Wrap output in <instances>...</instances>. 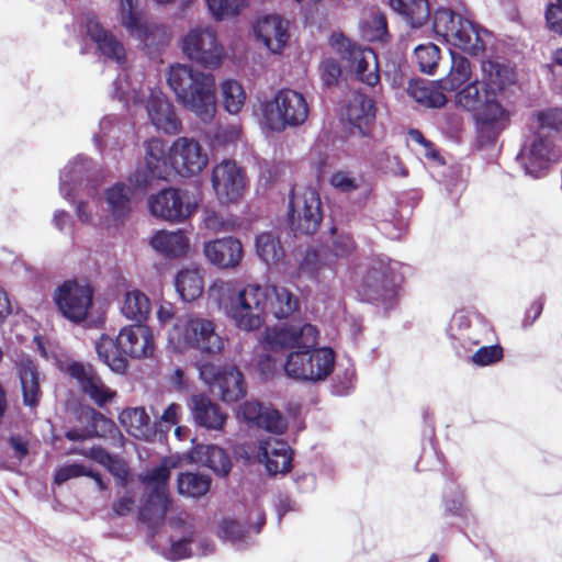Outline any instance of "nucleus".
Returning a JSON list of instances; mask_svg holds the SVG:
<instances>
[{
  "instance_id": "obj_26",
  "label": "nucleus",
  "mask_w": 562,
  "mask_h": 562,
  "mask_svg": "<svg viewBox=\"0 0 562 562\" xmlns=\"http://www.w3.org/2000/svg\"><path fill=\"white\" fill-rule=\"evenodd\" d=\"M15 369L21 382L24 405L36 407L42 396L36 363L29 357H21L15 361Z\"/></svg>"
},
{
  "instance_id": "obj_51",
  "label": "nucleus",
  "mask_w": 562,
  "mask_h": 562,
  "mask_svg": "<svg viewBox=\"0 0 562 562\" xmlns=\"http://www.w3.org/2000/svg\"><path fill=\"white\" fill-rule=\"evenodd\" d=\"M209 10L215 20L237 15L246 0H206Z\"/></svg>"
},
{
  "instance_id": "obj_35",
  "label": "nucleus",
  "mask_w": 562,
  "mask_h": 562,
  "mask_svg": "<svg viewBox=\"0 0 562 562\" xmlns=\"http://www.w3.org/2000/svg\"><path fill=\"white\" fill-rule=\"evenodd\" d=\"M151 311V303L148 296L139 290L128 291L125 294L121 312L136 324L144 323Z\"/></svg>"
},
{
  "instance_id": "obj_59",
  "label": "nucleus",
  "mask_w": 562,
  "mask_h": 562,
  "mask_svg": "<svg viewBox=\"0 0 562 562\" xmlns=\"http://www.w3.org/2000/svg\"><path fill=\"white\" fill-rule=\"evenodd\" d=\"M205 226L215 232H235L239 227L237 220H224L216 212H210L204 218Z\"/></svg>"
},
{
  "instance_id": "obj_4",
  "label": "nucleus",
  "mask_w": 562,
  "mask_h": 562,
  "mask_svg": "<svg viewBox=\"0 0 562 562\" xmlns=\"http://www.w3.org/2000/svg\"><path fill=\"white\" fill-rule=\"evenodd\" d=\"M169 341L179 350L194 348L209 355L221 353L225 345L215 323L196 315L178 319L169 331Z\"/></svg>"
},
{
  "instance_id": "obj_48",
  "label": "nucleus",
  "mask_w": 562,
  "mask_h": 562,
  "mask_svg": "<svg viewBox=\"0 0 562 562\" xmlns=\"http://www.w3.org/2000/svg\"><path fill=\"white\" fill-rule=\"evenodd\" d=\"M362 32L369 42L385 43L391 37L387 29V20L384 13H373L368 21H366Z\"/></svg>"
},
{
  "instance_id": "obj_3",
  "label": "nucleus",
  "mask_w": 562,
  "mask_h": 562,
  "mask_svg": "<svg viewBox=\"0 0 562 562\" xmlns=\"http://www.w3.org/2000/svg\"><path fill=\"white\" fill-rule=\"evenodd\" d=\"M456 102L473 113L480 136L488 142H495L508 122L509 114L498 102L495 89L482 80L468 83L456 94Z\"/></svg>"
},
{
  "instance_id": "obj_46",
  "label": "nucleus",
  "mask_w": 562,
  "mask_h": 562,
  "mask_svg": "<svg viewBox=\"0 0 562 562\" xmlns=\"http://www.w3.org/2000/svg\"><path fill=\"white\" fill-rule=\"evenodd\" d=\"M88 428L90 430L91 438H113L116 434H120V430L113 420L93 408H90L89 411Z\"/></svg>"
},
{
  "instance_id": "obj_54",
  "label": "nucleus",
  "mask_w": 562,
  "mask_h": 562,
  "mask_svg": "<svg viewBox=\"0 0 562 562\" xmlns=\"http://www.w3.org/2000/svg\"><path fill=\"white\" fill-rule=\"evenodd\" d=\"M504 357L501 345L484 346L472 355V362L479 367H486L499 362Z\"/></svg>"
},
{
  "instance_id": "obj_6",
  "label": "nucleus",
  "mask_w": 562,
  "mask_h": 562,
  "mask_svg": "<svg viewBox=\"0 0 562 562\" xmlns=\"http://www.w3.org/2000/svg\"><path fill=\"white\" fill-rule=\"evenodd\" d=\"M308 111L305 97L289 88L280 89L274 98L262 106L266 124L274 132L302 125L308 116Z\"/></svg>"
},
{
  "instance_id": "obj_61",
  "label": "nucleus",
  "mask_w": 562,
  "mask_h": 562,
  "mask_svg": "<svg viewBox=\"0 0 562 562\" xmlns=\"http://www.w3.org/2000/svg\"><path fill=\"white\" fill-rule=\"evenodd\" d=\"M546 21L551 31L562 35V0L547 7Z\"/></svg>"
},
{
  "instance_id": "obj_16",
  "label": "nucleus",
  "mask_w": 562,
  "mask_h": 562,
  "mask_svg": "<svg viewBox=\"0 0 562 562\" xmlns=\"http://www.w3.org/2000/svg\"><path fill=\"white\" fill-rule=\"evenodd\" d=\"M212 187L223 204L237 202L244 193L245 179L241 169L232 160H223L212 171Z\"/></svg>"
},
{
  "instance_id": "obj_36",
  "label": "nucleus",
  "mask_w": 562,
  "mask_h": 562,
  "mask_svg": "<svg viewBox=\"0 0 562 562\" xmlns=\"http://www.w3.org/2000/svg\"><path fill=\"white\" fill-rule=\"evenodd\" d=\"M175 285L186 302L194 301L203 293V279L196 269L181 270L176 277Z\"/></svg>"
},
{
  "instance_id": "obj_22",
  "label": "nucleus",
  "mask_w": 562,
  "mask_h": 562,
  "mask_svg": "<svg viewBox=\"0 0 562 562\" xmlns=\"http://www.w3.org/2000/svg\"><path fill=\"white\" fill-rule=\"evenodd\" d=\"M254 32L259 41L273 54H279L289 41L288 23L272 14L258 20Z\"/></svg>"
},
{
  "instance_id": "obj_20",
  "label": "nucleus",
  "mask_w": 562,
  "mask_h": 562,
  "mask_svg": "<svg viewBox=\"0 0 562 562\" xmlns=\"http://www.w3.org/2000/svg\"><path fill=\"white\" fill-rule=\"evenodd\" d=\"M119 346L124 358L145 359L155 351V340L151 329L142 324L123 327L119 333Z\"/></svg>"
},
{
  "instance_id": "obj_1",
  "label": "nucleus",
  "mask_w": 562,
  "mask_h": 562,
  "mask_svg": "<svg viewBox=\"0 0 562 562\" xmlns=\"http://www.w3.org/2000/svg\"><path fill=\"white\" fill-rule=\"evenodd\" d=\"M297 307V297L286 288L247 284L231 299L227 314L238 329L255 331L263 326L269 313L282 319Z\"/></svg>"
},
{
  "instance_id": "obj_50",
  "label": "nucleus",
  "mask_w": 562,
  "mask_h": 562,
  "mask_svg": "<svg viewBox=\"0 0 562 562\" xmlns=\"http://www.w3.org/2000/svg\"><path fill=\"white\" fill-rule=\"evenodd\" d=\"M122 24L131 33V35L145 42L149 36L146 23L143 21L140 13L133 9H122Z\"/></svg>"
},
{
  "instance_id": "obj_37",
  "label": "nucleus",
  "mask_w": 562,
  "mask_h": 562,
  "mask_svg": "<svg viewBox=\"0 0 562 562\" xmlns=\"http://www.w3.org/2000/svg\"><path fill=\"white\" fill-rule=\"evenodd\" d=\"M209 475L194 472L179 473L177 479L178 493L192 498L204 496L211 488Z\"/></svg>"
},
{
  "instance_id": "obj_49",
  "label": "nucleus",
  "mask_w": 562,
  "mask_h": 562,
  "mask_svg": "<svg viewBox=\"0 0 562 562\" xmlns=\"http://www.w3.org/2000/svg\"><path fill=\"white\" fill-rule=\"evenodd\" d=\"M326 263L321 260L319 254L314 248H308L304 252L299 263V274L306 277L315 282L321 281V273L325 269Z\"/></svg>"
},
{
  "instance_id": "obj_34",
  "label": "nucleus",
  "mask_w": 562,
  "mask_h": 562,
  "mask_svg": "<svg viewBox=\"0 0 562 562\" xmlns=\"http://www.w3.org/2000/svg\"><path fill=\"white\" fill-rule=\"evenodd\" d=\"M171 505L168 495L148 494L138 512V518L149 527H155L164 522L166 514Z\"/></svg>"
},
{
  "instance_id": "obj_60",
  "label": "nucleus",
  "mask_w": 562,
  "mask_h": 562,
  "mask_svg": "<svg viewBox=\"0 0 562 562\" xmlns=\"http://www.w3.org/2000/svg\"><path fill=\"white\" fill-rule=\"evenodd\" d=\"M88 468L80 463H71L59 468L55 475L54 482L58 485L67 482L70 479L86 476Z\"/></svg>"
},
{
  "instance_id": "obj_19",
  "label": "nucleus",
  "mask_w": 562,
  "mask_h": 562,
  "mask_svg": "<svg viewBox=\"0 0 562 562\" xmlns=\"http://www.w3.org/2000/svg\"><path fill=\"white\" fill-rule=\"evenodd\" d=\"M209 262L218 269H236L244 258L241 241L233 236L209 240L203 245Z\"/></svg>"
},
{
  "instance_id": "obj_62",
  "label": "nucleus",
  "mask_w": 562,
  "mask_h": 562,
  "mask_svg": "<svg viewBox=\"0 0 562 562\" xmlns=\"http://www.w3.org/2000/svg\"><path fill=\"white\" fill-rule=\"evenodd\" d=\"M221 532L224 538L231 541H240L245 538V528L236 519L225 518L221 525Z\"/></svg>"
},
{
  "instance_id": "obj_13",
  "label": "nucleus",
  "mask_w": 562,
  "mask_h": 562,
  "mask_svg": "<svg viewBox=\"0 0 562 562\" xmlns=\"http://www.w3.org/2000/svg\"><path fill=\"white\" fill-rule=\"evenodd\" d=\"M201 376L217 390L221 400L225 403L238 402L246 395L244 375L235 366L218 369L212 363H205L201 368Z\"/></svg>"
},
{
  "instance_id": "obj_64",
  "label": "nucleus",
  "mask_w": 562,
  "mask_h": 562,
  "mask_svg": "<svg viewBox=\"0 0 562 562\" xmlns=\"http://www.w3.org/2000/svg\"><path fill=\"white\" fill-rule=\"evenodd\" d=\"M265 409L266 406H263L261 403L257 401H247L241 405L240 414L246 422L256 426L260 420Z\"/></svg>"
},
{
  "instance_id": "obj_11",
  "label": "nucleus",
  "mask_w": 562,
  "mask_h": 562,
  "mask_svg": "<svg viewBox=\"0 0 562 562\" xmlns=\"http://www.w3.org/2000/svg\"><path fill=\"white\" fill-rule=\"evenodd\" d=\"M172 170L170 149L162 139L154 137L145 144V165L131 175L130 182L145 189L154 179L167 180Z\"/></svg>"
},
{
  "instance_id": "obj_33",
  "label": "nucleus",
  "mask_w": 562,
  "mask_h": 562,
  "mask_svg": "<svg viewBox=\"0 0 562 562\" xmlns=\"http://www.w3.org/2000/svg\"><path fill=\"white\" fill-rule=\"evenodd\" d=\"M445 89L439 86V80L426 82L424 80L411 81L407 88L408 94L420 105L427 108H441L447 103Z\"/></svg>"
},
{
  "instance_id": "obj_58",
  "label": "nucleus",
  "mask_w": 562,
  "mask_h": 562,
  "mask_svg": "<svg viewBox=\"0 0 562 562\" xmlns=\"http://www.w3.org/2000/svg\"><path fill=\"white\" fill-rule=\"evenodd\" d=\"M321 78L325 86L331 87L338 83L341 75V68L339 63L334 58L324 59L321 65Z\"/></svg>"
},
{
  "instance_id": "obj_21",
  "label": "nucleus",
  "mask_w": 562,
  "mask_h": 562,
  "mask_svg": "<svg viewBox=\"0 0 562 562\" xmlns=\"http://www.w3.org/2000/svg\"><path fill=\"white\" fill-rule=\"evenodd\" d=\"M146 110L151 123L158 130L171 135L181 132V120L178 117L172 102L161 90H150Z\"/></svg>"
},
{
  "instance_id": "obj_63",
  "label": "nucleus",
  "mask_w": 562,
  "mask_h": 562,
  "mask_svg": "<svg viewBox=\"0 0 562 562\" xmlns=\"http://www.w3.org/2000/svg\"><path fill=\"white\" fill-rule=\"evenodd\" d=\"M330 184L341 192H351L358 189L357 180L348 171H336L330 177Z\"/></svg>"
},
{
  "instance_id": "obj_39",
  "label": "nucleus",
  "mask_w": 562,
  "mask_h": 562,
  "mask_svg": "<svg viewBox=\"0 0 562 562\" xmlns=\"http://www.w3.org/2000/svg\"><path fill=\"white\" fill-rule=\"evenodd\" d=\"M557 159L558 155L554 153L550 139L538 133L529 147L527 168L543 169Z\"/></svg>"
},
{
  "instance_id": "obj_29",
  "label": "nucleus",
  "mask_w": 562,
  "mask_h": 562,
  "mask_svg": "<svg viewBox=\"0 0 562 562\" xmlns=\"http://www.w3.org/2000/svg\"><path fill=\"white\" fill-rule=\"evenodd\" d=\"M150 246L168 258H179L188 252L189 238L182 231H159L150 239Z\"/></svg>"
},
{
  "instance_id": "obj_38",
  "label": "nucleus",
  "mask_w": 562,
  "mask_h": 562,
  "mask_svg": "<svg viewBox=\"0 0 562 562\" xmlns=\"http://www.w3.org/2000/svg\"><path fill=\"white\" fill-rule=\"evenodd\" d=\"M471 77V64L468 58L452 55L448 75L439 80V86L448 92L458 90Z\"/></svg>"
},
{
  "instance_id": "obj_5",
  "label": "nucleus",
  "mask_w": 562,
  "mask_h": 562,
  "mask_svg": "<svg viewBox=\"0 0 562 562\" xmlns=\"http://www.w3.org/2000/svg\"><path fill=\"white\" fill-rule=\"evenodd\" d=\"M432 29L447 43L471 55L485 49L477 26L451 9L439 8L434 13Z\"/></svg>"
},
{
  "instance_id": "obj_40",
  "label": "nucleus",
  "mask_w": 562,
  "mask_h": 562,
  "mask_svg": "<svg viewBox=\"0 0 562 562\" xmlns=\"http://www.w3.org/2000/svg\"><path fill=\"white\" fill-rule=\"evenodd\" d=\"M256 251L267 265H277L284 257L279 236L270 232H263L256 237Z\"/></svg>"
},
{
  "instance_id": "obj_57",
  "label": "nucleus",
  "mask_w": 562,
  "mask_h": 562,
  "mask_svg": "<svg viewBox=\"0 0 562 562\" xmlns=\"http://www.w3.org/2000/svg\"><path fill=\"white\" fill-rule=\"evenodd\" d=\"M105 468L117 480V484L121 487H127L132 481V474L127 463L124 460L114 456Z\"/></svg>"
},
{
  "instance_id": "obj_17",
  "label": "nucleus",
  "mask_w": 562,
  "mask_h": 562,
  "mask_svg": "<svg viewBox=\"0 0 562 562\" xmlns=\"http://www.w3.org/2000/svg\"><path fill=\"white\" fill-rule=\"evenodd\" d=\"M318 330L312 324H304L301 327L290 326L271 329L266 333L263 349L267 351H279L301 347H314L317 345Z\"/></svg>"
},
{
  "instance_id": "obj_23",
  "label": "nucleus",
  "mask_w": 562,
  "mask_h": 562,
  "mask_svg": "<svg viewBox=\"0 0 562 562\" xmlns=\"http://www.w3.org/2000/svg\"><path fill=\"white\" fill-rule=\"evenodd\" d=\"M375 102L360 91H356L347 105V119L361 136H369L375 122Z\"/></svg>"
},
{
  "instance_id": "obj_25",
  "label": "nucleus",
  "mask_w": 562,
  "mask_h": 562,
  "mask_svg": "<svg viewBox=\"0 0 562 562\" xmlns=\"http://www.w3.org/2000/svg\"><path fill=\"white\" fill-rule=\"evenodd\" d=\"M86 32L89 38L95 43L99 52L108 58L121 61L125 58V48L123 44L105 30L95 16H88L86 22Z\"/></svg>"
},
{
  "instance_id": "obj_2",
  "label": "nucleus",
  "mask_w": 562,
  "mask_h": 562,
  "mask_svg": "<svg viewBox=\"0 0 562 562\" xmlns=\"http://www.w3.org/2000/svg\"><path fill=\"white\" fill-rule=\"evenodd\" d=\"M167 83L177 101L202 122H210L216 112L215 77L211 72L176 64L170 66Z\"/></svg>"
},
{
  "instance_id": "obj_12",
  "label": "nucleus",
  "mask_w": 562,
  "mask_h": 562,
  "mask_svg": "<svg viewBox=\"0 0 562 562\" xmlns=\"http://www.w3.org/2000/svg\"><path fill=\"white\" fill-rule=\"evenodd\" d=\"M54 302L65 318L79 324L87 318L92 306L93 289L89 284L68 280L56 289Z\"/></svg>"
},
{
  "instance_id": "obj_44",
  "label": "nucleus",
  "mask_w": 562,
  "mask_h": 562,
  "mask_svg": "<svg viewBox=\"0 0 562 562\" xmlns=\"http://www.w3.org/2000/svg\"><path fill=\"white\" fill-rule=\"evenodd\" d=\"M203 463L218 476H226L232 462L227 452L218 446H205L202 448Z\"/></svg>"
},
{
  "instance_id": "obj_10",
  "label": "nucleus",
  "mask_w": 562,
  "mask_h": 562,
  "mask_svg": "<svg viewBox=\"0 0 562 562\" xmlns=\"http://www.w3.org/2000/svg\"><path fill=\"white\" fill-rule=\"evenodd\" d=\"M182 50L192 61L211 69L220 67L225 55L216 32L211 27L191 30L182 41Z\"/></svg>"
},
{
  "instance_id": "obj_30",
  "label": "nucleus",
  "mask_w": 562,
  "mask_h": 562,
  "mask_svg": "<svg viewBox=\"0 0 562 562\" xmlns=\"http://www.w3.org/2000/svg\"><path fill=\"white\" fill-rule=\"evenodd\" d=\"M390 7L412 27L424 26L430 16L428 0H390Z\"/></svg>"
},
{
  "instance_id": "obj_28",
  "label": "nucleus",
  "mask_w": 562,
  "mask_h": 562,
  "mask_svg": "<svg viewBox=\"0 0 562 562\" xmlns=\"http://www.w3.org/2000/svg\"><path fill=\"white\" fill-rule=\"evenodd\" d=\"M191 409L195 423L206 429L221 430L227 419L218 404L204 394L191 396Z\"/></svg>"
},
{
  "instance_id": "obj_56",
  "label": "nucleus",
  "mask_w": 562,
  "mask_h": 562,
  "mask_svg": "<svg viewBox=\"0 0 562 562\" xmlns=\"http://www.w3.org/2000/svg\"><path fill=\"white\" fill-rule=\"evenodd\" d=\"M356 250V243L351 235L339 234L331 244L330 252L336 258H348Z\"/></svg>"
},
{
  "instance_id": "obj_45",
  "label": "nucleus",
  "mask_w": 562,
  "mask_h": 562,
  "mask_svg": "<svg viewBox=\"0 0 562 562\" xmlns=\"http://www.w3.org/2000/svg\"><path fill=\"white\" fill-rule=\"evenodd\" d=\"M170 479V469L165 465H158L140 476V482L148 491V494L168 495V485Z\"/></svg>"
},
{
  "instance_id": "obj_55",
  "label": "nucleus",
  "mask_w": 562,
  "mask_h": 562,
  "mask_svg": "<svg viewBox=\"0 0 562 562\" xmlns=\"http://www.w3.org/2000/svg\"><path fill=\"white\" fill-rule=\"evenodd\" d=\"M539 131H560L562 127V111L559 109H547L536 114Z\"/></svg>"
},
{
  "instance_id": "obj_7",
  "label": "nucleus",
  "mask_w": 562,
  "mask_h": 562,
  "mask_svg": "<svg viewBox=\"0 0 562 562\" xmlns=\"http://www.w3.org/2000/svg\"><path fill=\"white\" fill-rule=\"evenodd\" d=\"M334 367L335 352L331 348L301 347L288 356L284 372L295 380L317 382L325 380Z\"/></svg>"
},
{
  "instance_id": "obj_27",
  "label": "nucleus",
  "mask_w": 562,
  "mask_h": 562,
  "mask_svg": "<svg viewBox=\"0 0 562 562\" xmlns=\"http://www.w3.org/2000/svg\"><path fill=\"white\" fill-rule=\"evenodd\" d=\"M260 450L270 475L285 474L292 470V450L286 441L280 439L261 441Z\"/></svg>"
},
{
  "instance_id": "obj_8",
  "label": "nucleus",
  "mask_w": 562,
  "mask_h": 562,
  "mask_svg": "<svg viewBox=\"0 0 562 562\" xmlns=\"http://www.w3.org/2000/svg\"><path fill=\"white\" fill-rule=\"evenodd\" d=\"M323 220L322 202L318 192L305 187L301 191L291 190L289 201V224L295 235H313Z\"/></svg>"
},
{
  "instance_id": "obj_9",
  "label": "nucleus",
  "mask_w": 562,
  "mask_h": 562,
  "mask_svg": "<svg viewBox=\"0 0 562 562\" xmlns=\"http://www.w3.org/2000/svg\"><path fill=\"white\" fill-rule=\"evenodd\" d=\"M394 269L389 258L372 260L359 288L363 301L392 306L397 296Z\"/></svg>"
},
{
  "instance_id": "obj_41",
  "label": "nucleus",
  "mask_w": 562,
  "mask_h": 562,
  "mask_svg": "<svg viewBox=\"0 0 562 562\" xmlns=\"http://www.w3.org/2000/svg\"><path fill=\"white\" fill-rule=\"evenodd\" d=\"M120 422L135 437H147L150 432V418L144 407L124 409L120 414Z\"/></svg>"
},
{
  "instance_id": "obj_15",
  "label": "nucleus",
  "mask_w": 562,
  "mask_h": 562,
  "mask_svg": "<svg viewBox=\"0 0 562 562\" xmlns=\"http://www.w3.org/2000/svg\"><path fill=\"white\" fill-rule=\"evenodd\" d=\"M66 372L77 381L80 391L100 407L112 402L116 396V392L105 385L90 363L72 361L67 366Z\"/></svg>"
},
{
  "instance_id": "obj_53",
  "label": "nucleus",
  "mask_w": 562,
  "mask_h": 562,
  "mask_svg": "<svg viewBox=\"0 0 562 562\" xmlns=\"http://www.w3.org/2000/svg\"><path fill=\"white\" fill-rule=\"evenodd\" d=\"M194 541V527H189L187 535H183L178 540H170V548L168 551V559L171 561H179L188 559L192 555L191 544Z\"/></svg>"
},
{
  "instance_id": "obj_42",
  "label": "nucleus",
  "mask_w": 562,
  "mask_h": 562,
  "mask_svg": "<svg viewBox=\"0 0 562 562\" xmlns=\"http://www.w3.org/2000/svg\"><path fill=\"white\" fill-rule=\"evenodd\" d=\"M130 188L124 183H115L105 191V200L112 216L116 220L131 212Z\"/></svg>"
},
{
  "instance_id": "obj_52",
  "label": "nucleus",
  "mask_w": 562,
  "mask_h": 562,
  "mask_svg": "<svg viewBox=\"0 0 562 562\" xmlns=\"http://www.w3.org/2000/svg\"><path fill=\"white\" fill-rule=\"evenodd\" d=\"M269 432L281 435L288 428L286 419L280 414L279 411L270 407H266L260 420L256 425Z\"/></svg>"
},
{
  "instance_id": "obj_47",
  "label": "nucleus",
  "mask_w": 562,
  "mask_h": 562,
  "mask_svg": "<svg viewBox=\"0 0 562 562\" xmlns=\"http://www.w3.org/2000/svg\"><path fill=\"white\" fill-rule=\"evenodd\" d=\"M414 57L419 70L431 75L438 66L440 49L432 43L422 44L414 49Z\"/></svg>"
},
{
  "instance_id": "obj_43",
  "label": "nucleus",
  "mask_w": 562,
  "mask_h": 562,
  "mask_svg": "<svg viewBox=\"0 0 562 562\" xmlns=\"http://www.w3.org/2000/svg\"><path fill=\"white\" fill-rule=\"evenodd\" d=\"M221 92L224 109L231 114H237L246 100L243 86L236 80L227 79L222 82Z\"/></svg>"
},
{
  "instance_id": "obj_31",
  "label": "nucleus",
  "mask_w": 562,
  "mask_h": 562,
  "mask_svg": "<svg viewBox=\"0 0 562 562\" xmlns=\"http://www.w3.org/2000/svg\"><path fill=\"white\" fill-rule=\"evenodd\" d=\"M482 81L487 87L499 91L512 86L516 81V72L513 67L504 63L486 59L481 64Z\"/></svg>"
},
{
  "instance_id": "obj_24",
  "label": "nucleus",
  "mask_w": 562,
  "mask_h": 562,
  "mask_svg": "<svg viewBox=\"0 0 562 562\" xmlns=\"http://www.w3.org/2000/svg\"><path fill=\"white\" fill-rule=\"evenodd\" d=\"M347 60L350 71L355 74L357 80L369 87H374L380 82L378 56L373 49L360 46L353 48Z\"/></svg>"
},
{
  "instance_id": "obj_14",
  "label": "nucleus",
  "mask_w": 562,
  "mask_h": 562,
  "mask_svg": "<svg viewBox=\"0 0 562 562\" xmlns=\"http://www.w3.org/2000/svg\"><path fill=\"white\" fill-rule=\"evenodd\" d=\"M173 170L182 177L199 175L207 165L209 156L202 145L192 137H178L170 146Z\"/></svg>"
},
{
  "instance_id": "obj_32",
  "label": "nucleus",
  "mask_w": 562,
  "mask_h": 562,
  "mask_svg": "<svg viewBox=\"0 0 562 562\" xmlns=\"http://www.w3.org/2000/svg\"><path fill=\"white\" fill-rule=\"evenodd\" d=\"M95 351L99 359L104 362L112 371L125 373L127 370V360L119 346V335L112 338L109 335H101L95 342Z\"/></svg>"
},
{
  "instance_id": "obj_18",
  "label": "nucleus",
  "mask_w": 562,
  "mask_h": 562,
  "mask_svg": "<svg viewBox=\"0 0 562 562\" xmlns=\"http://www.w3.org/2000/svg\"><path fill=\"white\" fill-rule=\"evenodd\" d=\"M184 195L180 189H162L149 198V210L153 215L161 220L172 223L182 222L194 211V205L186 202Z\"/></svg>"
}]
</instances>
